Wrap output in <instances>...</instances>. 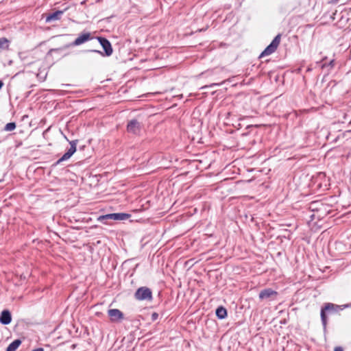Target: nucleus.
<instances>
[{"mask_svg": "<svg viewBox=\"0 0 351 351\" xmlns=\"http://www.w3.org/2000/svg\"><path fill=\"white\" fill-rule=\"evenodd\" d=\"M134 298L136 300L139 301H152L153 299L152 291L147 287H141L136 291Z\"/></svg>", "mask_w": 351, "mask_h": 351, "instance_id": "f257e3e1", "label": "nucleus"}, {"mask_svg": "<svg viewBox=\"0 0 351 351\" xmlns=\"http://www.w3.org/2000/svg\"><path fill=\"white\" fill-rule=\"evenodd\" d=\"M32 351H44V349L42 348H38L35 350H33Z\"/></svg>", "mask_w": 351, "mask_h": 351, "instance_id": "412c9836", "label": "nucleus"}, {"mask_svg": "<svg viewBox=\"0 0 351 351\" xmlns=\"http://www.w3.org/2000/svg\"><path fill=\"white\" fill-rule=\"evenodd\" d=\"M12 321L11 313L8 310H3L0 315V322L2 324H9Z\"/></svg>", "mask_w": 351, "mask_h": 351, "instance_id": "9d476101", "label": "nucleus"}, {"mask_svg": "<svg viewBox=\"0 0 351 351\" xmlns=\"http://www.w3.org/2000/svg\"><path fill=\"white\" fill-rule=\"evenodd\" d=\"M71 147L56 162V164H60L63 161L69 159L73 154L76 152L77 141H72L69 142Z\"/></svg>", "mask_w": 351, "mask_h": 351, "instance_id": "20e7f679", "label": "nucleus"}, {"mask_svg": "<svg viewBox=\"0 0 351 351\" xmlns=\"http://www.w3.org/2000/svg\"><path fill=\"white\" fill-rule=\"evenodd\" d=\"M130 215L127 213H111L101 217V219H112L114 221H123L128 219Z\"/></svg>", "mask_w": 351, "mask_h": 351, "instance_id": "39448f33", "label": "nucleus"}, {"mask_svg": "<svg viewBox=\"0 0 351 351\" xmlns=\"http://www.w3.org/2000/svg\"><path fill=\"white\" fill-rule=\"evenodd\" d=\"M97 39L100 45L102 46L105 51L106 56H110V55H112L113 51L109 40L103 37H97Z\"/></svg>", "mask_w": 351, "mask_h": 351, "instance_id": "423d86ee", "label": "nucleus"}, {"mask_svg": "<svg viewBox=\"0 0 351 351\" xmlns=\"http://www.w3.org/2000/svg\"><path fill=\"white\" fill-rule=\"evenodd\" d=\"M142 123L136 119L130 120L127 125V131L135 135L140 134L142 129Z\"/></svg>", "mask_w": 351, "mask_h": 351, "instance_id": "7ed1b4c3", "label": "nucleus"}, {"mask_svg": "<svg viewBox=\"0 0 351 351\" xmlns=\"http://www.w3.org/2000/svg\"><path fill=\"white\" fill-rule=\"evenodd\" d=\"M16 128V124L14 122L8 123L5 125L4 128V130L5 131H12Z\"/></svg>", "mask_w": 351, "mask_h": 351, "instance_id": "dca6fc26", "label": "nucleus"}, {"mask_svg": "<svg viewBox=\"0 0 351 351\" xmlns=\"http://www.w3.org/2000/svg\"><path fill=\"white\" fill-rule=\"evenodd\" d=\"M108 315L110 320L113 322H118L123 319V313L117 308H112L108 311Z\"/></svg>", "mask_w": 351, "mask_h": 351, "instance_id": "6e6552de", "label": "nucleus"}, {"mask_svg": "<svg viewBox=\"0 0 351 351\" xmlns=\"http://www.w3.org/2000/svg\"><path fill=\"white\" fill-rule=\"evenodd\" d=\"M350 306H351V303L343 306L344 308H348V307H350Z\"/></svg>", "mask_w": 351, "mask_h": 351, "instance_id": "4be33fe9", "label": "nucleus"}, {"mask_svg": "<svg viewBox=\"0 0 351 351\" xmlns=\"http://www.w3.org/2000/svg\"><path fill=\"white\" fill-rule=\"evenodd\" d=\"M335 351H343V350L341 347H336Z\"/></svg>", "mask_w": 351, "mask_h": 351, "instance_id": "aec40b11", "label": "nucleus"}, {"mask_svg": "<svg viewBox=\"0 0 351 351\" xmlns=\"http://www.w3.org/2000/svg\"><path fill=\"white\" fill-rule=\"evenodd\" d=\"M281 39V35L278 34L272 40V42L265 49V50L261 53L260 58H263L264 56H269L273 53L278 48L280 45Z\"/></svg>", "mask_w": 351, "mask_h": 351, "instance_id": "f03ea898", "label": "nucleus"}, {"mask_svg": "<svg viewBox=\"0 0 351 351\" xmlns=\"http://www.w3.org/2000/svg\"><path fill=\"white\" fill-rule=\"evenodd\" d=\"M326 66H329L330 69H332L334 67V66H335V60H330L328 65L326 64V63H323L322 65V67L324 68Z\"/></svg>", "mask_w": 351, "mask_h": 351, "instance_id": "f3484780", "label": "nucleus"}, {"mask_svg": "<svg viewBox=\"0 0 351 351\" xmlns=\"http://www.w3.org/2000/svg\"><path fill=\"white\" fill-rule=\"evenodd\" d=\"M21 344V341L20 339H16L8 346L6 351H16Z\"/></svg>", "mask_w": 351, "mask_h": 351, "instance_id": "ddd939ff", "label": "nucleus"}, {"mask_svg": "<svg viewBox=\"0 0 351 351\" xmlns=\"http://www.w3.org/2000/svg\"><path fill=\"white\" fill-rule=\"evenodd\" d=\"M216 315L219 319H224L227 316V311L223 306H219L216 310Z\"/></svg>", "mask_w": 351, "mask_h": 351, "instance_id": "4468645a", "label": "nucleus"}, {"mask_svg": "<svg viewBox=\"0 0 351 351\" xmlns=\"http://www.w3.org/2000/svg\"><path fill=\"white\" fill-rule=\"evenodd\" d=\"M3 83L2 81L0 80V89L3 87Z\"/></svg>", "mask_w": 351, "mask_h": 351, "instance_id": "5701e85b", "label": "nucleus"}, {"mask_svg": "<svg viewBox=\"0 0 351 351\" xmlns=\"http://www.w3.org/2000/svg\"><path fill=\"white\" fill-rule=\"evenodd\" d=\"M333 308H334V304L328 303V304H326V306L324 308H322V310H321V319H322V324H323L324 326H326V322H327L326 315L325 311H326L332 310V309H333Z\"/></svg>", "mask_w": 351, "mask_h": 351, "instance_id": "9b49d317", "label": "nucleus"}, {"mask_svg": "<svg viewBox=\"0 0 351 351\" xmlns=\"http://www.w3.org/2000/svg\"><path fill=\"white\" fill-rule=\"evenodd\" d=\"M90 51L91 52H94V53H98V54H99L101 56H104V53L101 51H98V50H91Z\"/></svg>", "mask_w": 351, "mask_h": 351, "instance_id": "a211bd4d", "label": "nucleus"}, {"mask_svg": "<svg viewBox=\"0 0 351 351\" xmlns=\"http://www.w3.org/2000/svg\"><path fill=\"white\" fill-rule=\"evenodd\" d=\"M152 319H153V320H155V319H156V318L158 317V314H157L156 313H154L152 314Z\"/></svg>", "mask_w": 351, "mask_h": 351, "instance_id": "6ab92c4d", "label": "nucleus"}, {"mask_svg": "<svg viewBox=\"0 0 351 351\" xmlns=\"http://www.w3.org/2000/svg\"><path fill=\"white\" fill-rule=\"evenodd\" d=\"M10 41L5 38H0V51L8 49Z\"/></svg>", "mask_w": 351, "mask_h": 351, "instance_id": "2eb2a0df", "label": "nucleus"}, {"mask_svg": "<svg viewBox=\"0 0 351 351\" xmlns=\"http://www.w3.org/2000/svg\"><path fill=\"white\" fill-rule=\"evenodd\" d=\"M62 14H63L62 11L58 10V11L54 12L49 14L47 16L46 21L51 22V21H56L60 18V16H62Z\"/></svg>", "mask_w": 351, "mask_h": 351, "instance_id": "f8f14e48", "label": "nucleus"}, {"mask_svg": "<svg viewBox=\"0 0 351 351\" xmlns=\"http://www.w3.org/2000/svg\"><path fill=\"white\" fill-rule=\"evenodd\" d=\"M277 292L271 289H265L259 293V298L261 300H274L277 296Z\"/></svg>", "mask_w": 351, "mask_h": 351, "instance_id": "0eeeda50", "label": "nucleus"}, {"mask_svg": "<svg viewBox=\"0 0 351 351\" xmlns=\"http://www.w3.org/2000/svg\"><path fill=\"white\" fill-rule=\"evenodd\" d=\"M91 38L90 34L89 32L84 33L80 35L73 42V45L75 46L80 45L85 42L89 40Z\"/></svg>", "mask_w": 351, "mask_h": 351, "instance_id": "1a4fd4ad", "label": "nucleus"}]
</instances>
